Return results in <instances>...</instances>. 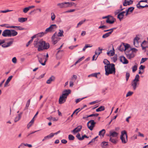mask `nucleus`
Here are the masks:
<instances>
[{"mask_svg": "<svg viewBox=\"0 0 148 148\" xmlns=\"http://www.w3.org/2000/svg\"><path fill=\"white\" fill-rule=\"evenodd\" d=\"M34 45L35 47L38 48V51H40L44 49H47L49 48L50 45L48 43L42 40H39L37 38L34 42Z\"/></svg>", "mask_w": 148, "mask_h": 148, "instance_id": "obj_1", "label": "nucleus"}, {"mask_svg": "<svg viewBox=\"0 0 148 148\" xmlns=\"http://www.w3.org/2000/svg\"><path fill=\"white\" fill-rule=\"evenodd\" d=\"M114 66V64L112 63L108 66H105V75L108 76L110 74H115L116 71Z\"/></svg>", "mask_w": 148, "mask_h": 148, "instance_id": "obj_2", "label": "nucleus"}, {"mask_svg": "<svg viewBox=\"0 0 148 148\" xmlns=\"http://www.w3.org/2000/svg\"><path fill=\"white\" fill-rule=\"evenodd\" d=\"M70 90H66L63 92L62 95L60 96L59 99V103L61 104L64 103L65 101L67 96L71 93Z\"/></svg>", "mask_w": 148, "mask_h": 148, "instance_id": "obj_3", "label": "nucleus"}, {"mask_svg": "<svg viewBox=\"0 0 148 148\" xmlns=\"http://www.w3.org/2000/svg\"><path fill=\"white\" fill-rule=\"evenodd\" d=\"M74 4L73 3H70L69 2H65L58 3L57 4L59 8H65L71 7Z\"/></svg>", "mask_w": 148, "mask_h": 148, "instance_id": "obj_4", "label": "nucleus"}, {"mask_svg": "<svg viewBox=\"0 0 148 148\" xmlns=\"http://www.w3.org/2000/svg\"><path fill=\"white\" fill-rule=\"evenodd\" d=\"M139 77V75L138 74L136 75L134 79L132 82V86L134 90H135L136 89L137 85L139 84V83H138Z\"/></svg>", "mask_w": 148, "mask_h": 148, "instance_id": "obj_5", "label": "nucleus"}, {"mask_svg": "<svg viewBox=\"0 0 148 148\" xmlns=\"http://www.w3.org/2000/svg\"><path fill=\"white\" fill-rule=\"evenodd\" d=\"M120 139L123 143H125L127 142V135L125 131L124 130L122 131Z\"/></svg>", "mask_w": 148, "mask_h": 148, "instance_id": "obj_6", "label": "nucleus"}, {"mask_svg": "<svg viewBox=\"0 0 148 148\" xmlns=\"http://www.w3.org/2000/svg\"><path fill=\"white\" fill-rule=\"evenodd\" d=\"M125 53L127 57L129 59H131L134 56V53H133L132 51L130 49H126L125 51Z\"/></svg>", "mask_w": 148, "mask_h": 148, "instance_id": "obj_7", "label": "nucleus"}, {"mask_svg": "<svg viewBox=\"0 0 148 148\" xmlns=\"http://www.w3.org/2000/svg\"><path fill=\"white\" fill-rule=\"evenodd\" d=\"M96 123L93 120H91L89 121L87 123V126L88 128L90 130H92L94 127L95 126Z\"/></svg>", "mask_w": 148, "mask_h": 148, "instance_id": "obj_8", "label": "nucleus"}, {"mask_svg": "<svg viewBox=\"0 0 148 148\" xmlns=\"http://www.w3.org/2000/svg\"><path fill=\"white\" fill-rule=\"evenodd\" d=\"M51 39L54 45H55L59 40L60 38L57 36V33L55 32L52 36Z\"/></svg>", "mask_w": 148, "mask_h": 148, "instance_id": "obj_9", "label": "nucleus"}, {"mask_svg": "<svg viewBox=\"0 0 148 148\" xmlns=\"http://www.w3.org/2000/svg\"><path fill=\"white\" fill-rule=\"evenodd\" d=\"M38 60L39 62L42 65L44 66L45 64V62L46 60H45L44 62L42 63V62L45 60V56L42 54H40L38 56H37Z\"/></svg>", "mask_w": 148, "mask_h": 148, "instance_id": "obj_10", "label": "nucleus"}, {"mask_svg": "<svg viewBox=\"0 0 148 148\" xmlns=\"http://www.w3.org/2000/svg\"><path fill=\"white\" fill-rule=\"evenodd\" d=\"M115 21V19L112 16L109 15L108 18L107 19L106 21L107 23L110 24H112Z\"/></svg>", "mask_w": 148, "mask_h": 148, "instance_id": "obj_11", "label": "nucleus"}, {"mask_svg": "<svg viewBox=\"0 0 148 148\" xmlns=\"http://www.w3.org/2000/svg\"><path fill=\"white\" fill-rule=\"evenodd\" d=\"M2 35L4 37H10V31L9 29H6L3 32Z\"/></svg>", "mask_w": 148, "mask_h": 148, "instance_id": "obj_12", "label": "nucleus"}, {"mask_svg": "<svg viewBox=\"0 0 148 148\" xmlns=\"http://www.w3.org/2000/svg\"><path fill=\"white\" fill-rule=\"evenodd\" d=\"M129 45L127 44L125 45H121L119 47V49L121 51L125 50L126 49H130Z\"/></svg>", "mask_w": 148, "mask_h": 148, "instance_id": "obj_13", "label": "nucleus"}, {"mask_svg": "<svg viewBox=\"0 0 148 148\" xmlns=\"http://www.w3.org/2000/svg\"><path fill=\"white\" fill-rule=\"evenodd\" d=\"M140 40V38L136 36V37L134 39L133 43L134 45L136 47H138L139 46L138 41Z\"/></svg>", "mask_w": 148, "mask_h": 148, "instance_id": "obj_14", "label": "nucleus"}, {"mask_svg": "<svg viewBox=\"0 0 148 148\" xmlns=\"http://www.w3.org/2000/svg\"><path fill=\"white\" fill-rule=\"evenodd\" d=\"M120 61L123 64H126L128 63V61L124 56H122L120 57Z\"/></svg>", "mask_w": 148, "mask_h": 148, "instance_id": "obj_15", "label": "nucleus"}, {"mask_svg": "<svg viewBox=\"0 0 148 148\" xmlns=\"http://www.w3.org/2000/svg\"><path fill=\"white\" fill-rule=\"evenodd\" d=\"M82 127L81 125H79L72 130V132L74 134H75L80 131L82 129Z\"/></svg>", "mask_w": 148, "mask_h": 148, "instance_id": "obj_16", "label": "nucleus"}, {"mask_svg": "<svg viewBox=\"0 0 148 148\" xmlns=\"http://www.w3.org/2000/svg\"><path fill=\"white\" fill-rule=\"evenodd\" d=\"M133 3V1L131 0H125L123 2V5L124 6H126L132 4Z\"/></svg>", "mask_w": 148, "mask_h": 148, "instance_id": "obj_17", "label": "nucleus"}, {"mask_svg": "<svg viewBox=\"0 0 148 148\" xmlns=\"http://www.w3.org/2000/svg\"><path fill=\"white\" fill-rule=\"evenodd\" d=\"M125 13V12L123 11L119 13L117 16V18L119 19L121 21L122 20L124 16V14Z\"/></svg>", "mask_w": 148, "mask_h": 148, "instance_id": "obj_18", "label": "nucleus"}, {"mask_svg": "<svg viewBox=\"0 0 148 148\" xmlns=\"http://www.w3.org/2000/svg\"><path fill=\"white\" fill-rule=\"evenodd\" d=\"M147 44V42L145 40L142 43L141 45V46L142 47L143 50L145 49H148V46L146 45Z\"/></svg>", "mask_w": 148, "mask_h": 148, "instance_id": "obj_19", "label": "nucleus"}, {"mask_svg": "<svg viewBox=\"0 0 148 148\" xmlns=\"http://www.w3.org/2000/svg\"><path fill=\"white\" fill-rule=\"evenodd\" d=\"M118 135V133L116 132L110 131V137H116Z\"/></svg>", "mask_w": 148, "mask_h": 148, "instance_id": "obj_20", "label": "nucleus"}, {"mask_svg": "<svg viewBox=\"0 0 148 148\" xmlns=\"http://www.w3.org/2000/svg\"><path fill=\"white\" fill-rule=\"evenodd\" d=\"M12 39V41H10L8 42L7 44L5 43L3 44L2 45V47H3L5 48L10 46L11 45H12V44L13 40L12 39Z\"/></svg>", "mask_w": 148, "mask_h": 148, "instance_id": "obj_21", "label": "nucleus"}, {"mask_svg": "<svg viewBox=\"0 0 148 148\" xmlns=\"http://www.w3.org/2000/svg\"><path fill=\"white\" fill-rule=\"evenodd\" d=\"M55 77L53 76H51L50 77L47 81V84H50L52 81H54Z\"/></svg>", "mask_w": 148, "mask_h": 148, "instance_id": "obj_22", "label": "nucleus"}, {"mask_svg": "<svg viewBox=\"0 0 148 148\" xmlns=\"http://www.w3.org/2000/svg\"><path fill=\"white\" fill-rule=\"evenodd\" d=\"M91 76L95 77L97 78L100 79L101 78L100 73L99 72L92 74H91Z\"/></svg>", "mask_w": 148, "mask_h": 148, "instance_id": "obj_23", "label": "nucleus"}, {"mask_svg": "<svg viewBox=\"0 0 148 148\" xmlns=\"http://www.w3.org/2000/svg\"><path fill=\"white\" fill-rule=\"evenodd\" d=\"M10 37L11 36H15L17 35L18 34V32L15 31L14 30H10Z\"/></svg>", "mask_w": 148, "mask_h": 148, "instance_id": "obj_24", "label": "nucleus"}, {"mask_svg": "<svg viewBox=\"0 0 148 148\" xmlns=\"http://www.w3.org/2000/svg\"><path fill=\"white\" fill-rule=\"evenodd\" d=\"M49 27L52 32L54 31L57 28V26L56 24L51 25Z\"/></svg>", "mask_w": 148, "mask_h": 148, "instance_id": "obj_25", "label": "nucleus"}, {"mask_svg": "<svg viewBox=\"0 0 148 148\" xmlns=\"http://www.w3.org/2000/svg\"><path fill=\"white\" fill-rule=\"evenodd\" d=\"M112 49L113 50H110V51L107 52V54L108 56H112L114 55V52L113 46L112 47Z\"/></svg>", "mask_w": 148, "mask_h": 148, "instance_id": "obj_26", "label": "nucleus"}, {"mask_svg": "<svg viewBox=\"0 0 148 148\" xmlns=\"http://www.w3.org/2000/svg\"><path fill=\"white\" fill-rule=\"evenodd\" d=\"M7 28H18L19 30H22L23 29V28L20 26H6Z\"/></svg>", "mask_w": 148, "mask_h": 148, "instance_id": "obj_27", "label": "nucleus"}, {"mask_svg": "<svg viewBox=\"0 0 148 148\" xmlns=\"http://www.w3.org/2000/svg\"><path fill=\"white\" fill-rule=\"evenodd\" d=\"M112 31L110 32L103 34L102 36V38H105L109 37L112 34Z\"/></svg>", "mask_w": 148, "mask_h": 148, "instance_id": "obj_28", "label": "nucleus"}, {"mask_svg": "<svg viewBox=\"0 0 148 148\" xmlns=\"http://www.w3.org/2000/svg\"><path fill=\"white\" fill-rule=\"evenodd\" d=\"M13 76L12 75L10 76H9L6 82L5 83L4 85V86L6 87V85L8 84L9 83V82L12 79V78Z\"/></svg>", "mask_w": 148, "mask_h": 148, "instance_id": "obj_29", "label": "nucleus"}, {"mask_svg": "<svg viewBox=\"0 0 148 148\" xmlns=\"http://www.w3.org/2000/svg\"><path fill=\"white\" fill-rule=\"evenodd\" d=\"M106 133L105 130L104 129H102L99 132V135L100 136H103Z\"/></svg>", "mask_w": 148, "mask_h": 148, "instance_id": "obj_30", "label": "nucleus"}, {"mask_svg": "<svg viewBox=\"0 0 148 148\" xmlns=\"http://www.w3.org/2000/svg\"><path fill=\"white\" fill-rule=\"evenodd\" d=\"M34 122V118H33L31 121L29 122L27 125V127L28 129H29V127L32 126Z\"/></svg>", "mask_w": 148, "mask_h": 148, "instance_id": "obj_31", "label": "nucleus"}, {"mask_svg": "<svg viewBox=\"0 0 148 148\" xmlns=\"http://www.w3.org/2000/svg\"><path fill=\"white\" fill-rule=\"evenodd\" d=\"M105 110V107L103 106H101L98 108L96 110V111L97 112L103 111Z\"/></svg>", "mask_w": 148, "mask_h": 148, "instance_id": "obj_32", "label": "nucleus"}, {"mask_svg": "<svg viewBox=\"0 0 148 148\" xmlns=\"http://www.w3.org/2000/svg\"><path fill=\"white\" fill-rule=\"evenodd\" d=\"M102 49H101L100 47H98V50H97V51H98V52H97V50H96L95 52V54L96 55H98V56L100 53H101L102 52Z\"/></svg>", "mask_w": 148, "mask_h": 148, "instance_id": "obj_33", "label": "nucleus"}, {"mask_svg": "<svg viewBox=\"0 0 148 148\" xmlns=\"http://www.w3.org/2000/svg\"><path fill=\"white\" fill-rule=\"evenodd\" d=\"M36 37V35H34L33 36H32V39H31V40H30L27 42V43L26 44V47H27L29 45L31 42H32V41H33V38H35Z\"/></svg>", "mask_w": 148, "mask_h": 148, "instance_id": "obj_34", "label": "nucleus"}, {"mask_svg": "<svg viewBox=\"0 0 148 148\" xmlns=\"http://www.w3.org/2000/svg\"><path fill=\"white\" fill-rule=\"evenodd\" d=\"M27 19L26 18H21L18 19V21L21 23H23L27 21Z\"/></svg>", "mask_w": 148, "mask_h": 148, "instance_id": "obj_35", "label": "nucleus"}, {"mask_svg": "<svg viewBox=\"0 0 148 148\" xmlns=\"http://www.w3.org/2000/svg\"><path fill=\"white\" fill-rule=\"evenodd\" d=\"M136 5L137 7L139 9L142 8H144L145 7H148V5H146L145 6L140 5V3H138Z\"/></svg>", "mask_w": 148, "mask_h": 148, "instance_id": "obj_36", "label": "nucleus"}, {"mask_svg": "<svg viewBox=\"0 0 148 148\" xmlns=\"http://www.w3.org/2000/svg\"><path fill=\"white\" fill-rule=\"evenodd\" d=\"M138 65L136 63H135L134 65L132 68V72H134L137 69Z\"/></svg>", "mask_w": 148, "mask_h": 148, "instance_id": "obj_37", "label": "nucleus"}, {"mask_svg": "<svg viewBox=\"0 0 148 148\" xmlns=\"http://www.w3.org/2000/svg\"><path fill=\"white\" fill-rule=\"evenodd\" d=\"M101 145L103 148H106L108 145V144L107 142H103L101 143Z\"/></svg>", "mask_w": 148, "mask_h": 148, "instance_id": "obj_38", "label": "nucleus"}, {"mask_svg": "<svg viewBox=\"0 0 148 148\" xmlns=\"http://www.w3.org/2000/svg\"><path fill=\"white\" fill-rule=\"evenodd\" d=\"M103 63L105 64L106 65L105 66H108L111 64L109 61L106 59H105L104 60Z\"/></svg>", "mask_w": 148, "mask_h": 148, "instance_id": "obj_39", "label": "nucleus"}, {"mask_svg": "<svg viewBox=\"0 0 148 148\" xmlns=\"http://www.w3.org/2000/svg\"><path fill=\"white\" fill-rule=\"evenodd\" d=\"M63 31L62 30H60L59 32L58 33V34H57V36H58V37L63 36Z\"/></svg>", "mask_w": 148, "mask_h": 148, "instance_id": "obj_40", "label": "nucleus"}, {"mask_svg": "<svg viewBox=\"0 0 148 148\" xmlns=\"http://www.w3.org/2000/svg\"><path fill=\"white\" fill-rule=\"evenodd\" d=\"M30 99H29L27 101L26 104V106L25 108V110L27 109L28 108L29 105L30 104Z\"/></svg>", "mask_w": 148, "mask_h": 148, "instance_id": "obj_41", "label": "nucleus"}, {"mask_svg": "<svg viewBox=\"0 0 148 148\" xmlns=\"http://www.w3.org/2000/svg\"><path fill=\"white\" fill-rule=\"evenodd\" d=\"M68 138L69 140H73L75 138L72 135L70 134L69 135Z\"/></svg>", "mask_w": 148, "mask_h": 148, "instance_id": "obj_42", "label": "nucleus"}, {"mask_svg": "<svg viewBox=\"0 0 148 148\" xmlns=\"http://www.w3.org/2000/svg\"><path fill=\"white\" fill-rule=\"evenodd\" d=\"M86 21V19H84V21H80L77 24V27H78L79 26L83 24Z\"/></svg>", "mask_w": 148, "mask_h": 148, "instance_id": "obj_43", "label": "nucleus"}, {"mask_svg": "<svg viewBox=\"0 0 148 148\" xmlns=\"http://www.w3.org/2000/svg\"><path fill=\"white\" fill-rule=\"evenodd\" d=\"M110 141L114 144H116V140L115 139L112 138L111 137L110 138Z\"/></svg>", "mask_w": 148, "mask_h": 148, "instance_id": "obj_44", "label": "nucleus"}, {"mask_svg": "<svg viewBox=\"0 0 148 148\" xmlns=\"http://www.w3.org/2000/svg\"><path fill=\"white\" fill-rule=\"evenodd\" d=\"M56 17V16L55 14L52 12L51 13V20L53 21H54Z\"/></svg>", "mask_w": 148, "mask_h": 148, "instance_id": "obj_45", "label": "nucleus"}, {"mask_svg": "<svg viewBox=\"0 0 148 148\" xmlns=\"http://www.w3.org/2000/svg\"><path fill=\"white\" fill-rule=\"evenodd\" d=\"M48 32H52V31L51 30L50 27L47 28L46 29L45 32V34H46Z\"/></svg>", "mask_w": 148, "mask_h": 148, "instance_id": "obj_46", "label": "nucleus"}, {"mask_svg": "<svg viewBox=\"0 0 148 148\" xmlns=\"http://www.w3.org/2000/svg\"><path fill=\"white\" fill-rule=\"evenodd\" d=\"M130 76V74L128 72H127L126 74V79L127 81H128Z\"/></svg>", "mask_w": 148, "mask_h": 148, "instance_id": "obj_47", "label": "nucleus"}, {"mask_svg": "<svg viewBox=\"0 0 148 148\" xmlns=\"http://www.w3.org/2000/svg\"><path fill=\"white\" fill-rule=\"evenodd\" d=\"M21 116L19 115L18 116H16L15 119L14 121L15 122H16L18 121L21 119Z\"/></svg>", "mask_w": 148, "mask_h": 148, "instance_id": "obj_48", "label": "nucleus"}, {"mask_svg": "<svg viewBox=\"0 0 148 148\" xmlns=\"http://www.w3.org/2000/svg\"><path fill=\"white\" fill-rule=\"evenodd\" d=\"M77 78V76L76 75H73L71 78V80L74 81H75Z\"/></svg>", "mask_w": 148, "mask_h": 148, "instance_id": "obj_49", "label": "nucleus"}, {"mask_svg": "<svg viewBox=\"0 0 148 148\" xmlns=\"http://www.w3.org/2000/svg\"><path fill=\"white\" fill-rule=\"evenodd\" d=\"M133 94V92H131V91H129L127 93V94L126 95V97H127L128 96H131L132 95V94Z\"/></svg>", "mask_w": 148, "mask_h": 148, "instance_id": "obj_50", "label": "nucleus"}, {"mask_svg": "<svg viewBox=\"0 0 148 148\" xmlns=\"http://www.w3.org/2000/svg\"><path fill=\"white\" fill-rule=\"evenodd\" d=\"M86 98V97H83V98H79V99H77L76 100V101H75V102H76V103H78V102H79L80 101H81L83 99H84V98Z\"/></svg>", "mask_w": 148, "mask_h": 148, "instance_id": "obj_51", "label": "nucleus"}, {"mask_svg": "<svg viewBox=\"0 0 148 148\" xmlns=\"http://www.w3.org/2000/svg\"><path fill=\"white\" fill-rule=\"evenodd\" d=\"M29 9L27 7L25 8L23 10V12L24 13H26L29 10Z\"/></svg>", "mask_w": 148, "mask_h": 148, "instance_id": "obj_52", "label": "nucleus"}, {"mask_svg": "<svg viewBox=\"0 0 148 148\" xmlns=\"http://www.w3.org/2000/svg\"><path fill=\"white\" fill-rule=\"evenodd\" d=\"M84 57H82V58H79L77 61L75 63V65H76V64H77L78 62H80V61H81L82 60V59L84 58Z\"/></svg>", "mask_w": 148, "mask_h": 148, "instance_id": "obj_53", "label": "nucleus"}, {"mask_svg": "<svg viewBox=\"0 0 148 148\" xmlns=\"http://www.w3.org/2000/svg\"><path fill=\"white\" fill-rule=\"evenodd\" d=\"M112 60L114 62H115L117 60V57L116 56H114L112 58Z\"/></svg>", "mask_w": 148, "mask_h": 148, "instance_id": "obj_54", "label": "nucleus"}, {"mask_svg": "<svg viewBox=\"0 0 148 148\" xmlns=\"http://www.w3.org/2000/svg\"><path fill=\"white\" fill-rule=\"evenodd\" d=\"M76 136L79 140H81L82 137H81L79 133H78L77 134Z\"/></svg>", "mask_w": 148, "mask_h": 148, "instance_id": "obj_55", "label": "nucleus"}, {"mask_svg": "<svg viewBox=\"0 0 148 148\" xmlns=\"http://www.w3.org/2000/svg\"><path fill=\"white\" fill-rule=\"evenodd\" d=\"M148 59L147 58H143L141 60L140 63H143L146 60H147Z\"/></svg>", "mask_w": 148, "mask_h": 148, "instance_id": "obj_56", "label": "nucleus"}, {"mask_svg": "<svg viewBox=\"0 0 148 148\" xmlns=\"http://www.w3.org/2000/svg\"><path fill=\"white\" fill-rule=\"evenodd\" d=\"M99 114L98 113H96L95 114H91L90 115H89V117H92V116H97L99 115Z\"/></svg>", "mask_w": 148, "mask_h": 148, "instance_id": "obj_57", "label": "nucleus"}, {"mask_svg": "<svg viewBox=\"0 0 148 148\" xmlns=\"http://www.w3.org/2000/svg\"><path fill=\"white\" fill-rule=\"evenodd\" d=\"M75 11V10L74 9H71L70 10H68L66 11L65 12V13H68V12H72Z\"/></svg>", "mask_w": 148, "mask_h": 148, "instance_id": "obj_58", "label": "nucleus"}, {"mask_svg": "<svg viewBox=\"0 0 148 148\" xmlns=\"http://www.w3.org/2000/svg\"><path fill=\"white\" fill-rule=\"evenodd\" d=\"M12 11V10H2L1 11V12L3 13H6L9 12L11 11Z\"/></svg>", "mask_w": 148, "mask_h": 148, "instance_id": "obj_59", "label": "nucleus"}, {"mask_svg": "<svg viewBox=\"0 0 148 148\" xmlns=\"http://www.w3.org/2000/svg\"><path fill=\"white\" fill-rule=\"evenodd\" d=\"M134 9V8L133 7H131L129 8L127 10L130 12H132Z\"/></svg>", "mask_w": 148, "mask_h": 148, "instance_id": "obj_60", "label": "nucleus"}, {"mask_svg": "<svg viewBox=\"0 0 148 148\" xmlns=\"http://www.w3.org/2000/svg\"><path fill=\"white\" fill-rule=\"evenodd\" d=\"M99 102L98 101H97H97H94L93 102H90V103H89V104L90 105H93V104H94L96 103H97Z\"/></svg>", "mask_w": 148, "mask_h": 148, "instance_id": "obj_61", "label": "nucleus"}, {"mask_svg": "<svg viewBox=\"0 0 148 148\" xmlns=\"http://www.w3.org/2000/svg\"><path fill=\"white\" fill-rule=\"evenodd\" d=\"M12 62L14 63L16 62V57H14L12 59Z\"/></svg>", "mask_w": 148, "mask_h": 148, "instance_id": "obj_62", "label": "nucleus"}, {"mask_svg": "<svg viewBox=\"0 0 148 148\" xmlns=\"http://www.w3.org/2000/svg\"><path fill=\"white\" fill-rule=\"evenodd\" d=\"M45 34V32H40V33H38V34L39 36H43Z\"/></svg>", "mask_w": 148, "mask_h": 148, "instance_id": "obj_63", "label": "nucleus"}, {"mask_svg": "<svg viewBox=\"0 0 148 148\" xmlns=\"http://www.w3.org/2000/svg\"><path fill=\"white\" fill-rule=\"evenodd\" d=\"M74 81H71L70 82V86L72 87L73 85V83Z\"/></svg>", "mask_w": 148, "mask_h": 148, "instance_id": "obj_64", "label": "nucleus"}]
</instances>
